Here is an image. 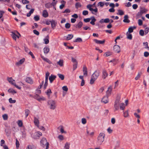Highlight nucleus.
I'll use <instances>...</instances> for the list:
<instances>
[{
    "mask_svg": "<svg viewBox=\"0 0 149 149\" xmlns=\"http://www.w3.org/2000/svg\"><path fill=\"white\" fill-rule=\"evenodd\" d=\"M29 113V111L28 109H26L25 110V115L26 118Z\"/></svg>",
    "mask_w": 149,
    "mask_h": 149,
    "instance_id": "48",
    "label": "nucleus"
},
{
    "mask_svg": "<svg viewBox=\"0 0 149 149\" xmlns=\"http://www.w3.org/2000/svg\"><path fill=\"white\" fill-rule=\"evenodd\" d=\"M126 35L127 36V39L131 40L132 39V35L129 33V32H127L126 33Z\"/></svg>",
    "mask_w": 149,
    "mask_h": 149,
    "instance_id": "27",
    "label": "nucleus"
},
{
    "mask_svg": "<svg viewBox=\"0 0 149 149\" xmlns=\"http://www.w3.org/2000/svg\"><path fill=\"white\" fill-rule=\"evenodd\" d=\"M48 80V79H45V84H44V89H45L46 88V87H47V86Z\"/></svg>",
    "mask_w": 149,
    "mask_h": 149,
    "instance_id": "38",
    "label": "nucleus"
},
{
    "mask_svg": "<svg viewBox=\"0 0 149 149\" xmlns=\"http://www.w3.org/2000/svg\"><path fill=\"white\" fill-rule=\"evenodd\" d=\"M8 92L10 93H12L13 94H14L16 93V92L13 88H10L8 90Z\"/></svg>",
    "mask_w": 149,
    "mask_h": 149,
    "instance_id": "33",
    "label": "nucleus"
},
{
    "mask_svg": "<svg viewBox=\"0 0 149 149\" xmlns=\"http://www.w3.org/2000/svg\"><path fill=\"white\" fill-rule=\"evenodd\" d=\"M51 24L52 28L54 29L56 27L57 22L53 19H52L51 20Z\"/></svg>",
    "mask_w": 149,
    "mask_h": 149,
    "instance_id": "13",
    "label": "nucleus"
},
{
    "mask_svg": "<svg viewBox=\"0 0 149 149\" xmlns=\"http://www.w3.org/2000/svg\"><path fill=\"white\" fill-rule=\"evenodd\" d=\"M112 90V87L111 86H110L108 88V90L106 92L107 95L109 96L111 94V92Z\"/></svg>",
    "mask_w": 149,
    "mask_h": 149,
    "instance_id": "17",
    "label": "nucleus"
},
{
    "mask_svg": "<svg viewBox=\"0 0 149 149\" xmlns=\"http://www.w3.org/2000/svg\"><path fill=\"white\" fill-rule=\"evenodd\" d=\"M17 124L19 127H21L23 125V123L22 121L21 120H19L17 122Z\"/></svg>",
    "mask_w": 149,
    "mask_h": 149,
    "instance_id": "45",
    "label": "nucleus"
},
{
    "mask_svg": "<svg viewBox=\"0 0 149 149\" xmlns=\"http://www.w3.org/2000/svg\"><path fill=\"white\" fill-rule=\"evenodd\" d=\"M83 24V23L81 22L80 21L76 25V27L78 28L79 29L82 26Z\"/></svg>",
    "mask_w": 149,
    "mask_h": 149,
    "instance_id": "32",
    "label": "nucleus"
},
{
    "mask_svg": "<svg viewBox=\"0 0 149 149\" xmlns=\"http://www.w3.org/2000/svg\"><path fill=\"white\" fill-rule=\"evenodd\" d=\"M108 74L107 73L106 71L105 70H103L102 71V77L104 79L106 78L108 76Z\"/></svg>",
    "mask_w": 149,
    "mask_h": 149,
    "instance_id": "26",
    "label": "nucleus"
},
{
    "mask_svg": "<svg viewBox=\"0 0 149 149\" xmlns=\"http://www.w3.org/2000/svg\"><path fill=\"white\" fill-rule=\"evenodd\" d=\"M109 96L107 95L104 96L102 100V102L104 103V104L107 103L108 102V97Z\"/></svg>",
    "mask_w": 149,
    "mask_h": 149,
    "instance_id": "12",
    "label": "nucleus"
},
{
    "mask_svg": "<svg viewBox=\"0 0 149 149\" xmlns=\"http://www.w3.org/2000/svg\"><path fill=\"white\" fill-rule=\"evenodd\" d=\"M7 80L9 83L14 85L16 88L19 89H21V88L20 87L18 86L15 84V80L13 79L12 77H7Z\"/></svg>",
    "mask_w": 149,
    "mask_h": 149,
    "instance_id": "7",
    "label": "nucleus"
},
{
    "mask_svg": "<svg viewBox=\"0 0 149 149\" xmlns=\"http://www.w3.org/2000/svg\"><path fill=\"white\" fill-rule=\"evenodd\" d=\"M114 51L116 53H119L120 51V47L118 45H115L113 47Z\"/></svg>",
    "mask_w": 149,
    "mask_h": 149,
    "instance_id": "10",
    "label": "nucleus"
},
{
    "mask_svg": "<svg viewBox=\"0 0 149 149\" xmlns=\"http://www.w3.org/2000/svg\"><path fill=\"white\" fill-rule=\"evenodd\" d=\"M16 145L17 148H18L19 147V141L17 139H16Z\"/></svg>",
    "mask_w": 149,
    "mask_h": 149,
    "instance_id": "49",
    "label": "nucleus"
},
{
    "mask_svg": "<svg viewBox=\"0 0 149 149\" xmlns=\"http://www.w3.org/2000/svg\"><path fill=\"white\" fill-rule=\"evenodd\" d=\"M41 58L45 61L47 62L49 64L52 63V62L47 58H45L43 56H41Z\"/></svg>",
    "mask_w": 149,
    "mask_h": 149,
    "instance_id": "29",
    "label": "nucleus"
},
{
    "mask_svg": "<svg viewBox=\"0 0 149 149\" xmlns=\"http://www.w3.org/2000/svg\"><path fill=\"white\" fill-rule=\"evenodd\" d=\"M149 56V53L147 52H145L144 53V56L145 57H147Z\"/></svg>",
    "mask_w": 149,
    "mask_h": 149,
    "instance_id": "57",
    "label": "nucleus"
},
{
    "mask_svg": "<svg viewBox=\"0 0 149 149\" xmlns=\"http://www.w3.org/2000/svg\"><path fill=\"white\" fill-rule=\"evenodd\" d=\"M33 32L37 36H38L39 34V33L38 31H37L36 30H33Z\"/></svg>",
    "mask_w": 149,
    "mask_h": 149,
    "instance_id": "59",
    "label": "nucleus"
},
{
    "mask_svg": "<svg viewBox=\"0 0 149 149\" xmlns=\"http://www.w3.org/2000/svg\"><path fill=\"white\" fill-rule=\"evenodd\" d=\"M44 41L45 43V44H48L49 42V40L48 39V38H45L44 39Z\"/></svg>",
    "mask_w": 149,
    "mask_h": 149,
    "instance_id": "61",
    "label": "nucleus"
},
{
    "mask_svg": "<svg viewBox=\"0 0 149 149\" xmlns=\"http://www.w3.org/2000/svg\"><path fill=\"white\" fill-rule=\"evenodd\" d=\"M58 128L60 129V132L62 133H66V132L63 129V127L62 125H60L59 126V127H58Z\"/></svg>",
    "mask_w": 149,
    "mask_h": 149,
    "instance_id": "31",
    "label": "nucleus"
},
{
    "mask_svg": "<svg viewBox=\"0 0 149 149\" xmlns=\"http://www.w3.org/2000/svg\"><path fill=\"white\" fill-rule=\"evenodd\" d=\"M139 34L141 36H143L145 34V32L143 30L141 29L139 31Z\"/></svg>",
    "mask_w": 149,
    "mask_h": 149,
    "instance_id": "44",
    "label": "nucleus"
},
{
    "mask_svg": "<svg viewBox=\"0 0 149 149\" xmlns=\"http://www.w3.org/2000/svg\"><path fill=\"white\" fill-rule=\"evenodd\" d=\"M143 45L145 46V48L147 49L148 50H149V47L148 46V42H144L143 43Z\"/></svg>",
    "mask_w": 149,
    "mask_h": 149,
    "instance_id": "35",
    "label": "nucleus"
},
{
    "mask_svg": "<svg viewBox=\"0 0 149 149\" xmlns=\"http://www.w3.org/2000/svg\"><path fill=\"white\" fill-rule=\"evenodd\" d=\"M88 12L87 10H84L82 12V14L84 15H86L88 14Z\"/></svg>",
    "mask_w": 149,
    "mask_h": 149,
    "instance_id": "53",
    "label": "nucleus"
},
{
    "mask_svg": "<svg viewBox=\"0 0 149 149\" xmlns=\"http://www.w3.org/2000/svg\"><path fill=\"white\" fill-rule=\"evenodd\" d=\"M22 3L24 4L28 3L29 1L27 0H22Z\"/></svg>",
    "mask_w": 149,
    "mask_h": 149,
    "instance_id": "54",
    "label": "nucleus"
},
{
    "mask_svg": "<svg viewBox=\"0 0 149 149\" xmlns=\"http://www.w3.org/2000/svg\"><path fill=\"white\" fill-rule=\"evenodd\" d=\"M81 6L80 3L79 2H77L76 3L75 5V7L76 8L78 9L79 7H81Z\"/></svg>",
    "mask_w": 149,
    "mask_h": 149,
    "instance_id": "40",
    "label": "nucleus"
},
{
    "mask_svg": "<svg viewBox=\"0 0 149 149\" xmlns=\"http://www.w3.org/2000/svg\"><path fill=\"white\" fill-rule=\"evenodd\" d=\"M2 117L4 120H7L8 118V116L7 114H4L2 115Z\"/></svg>",
    "mask_w": 149,
    "mask_h": 149,
    "instance_id": "47",
    "label": "nucleus"
},
{
    "mask_svg": "<svg viewBox=\"0 0 149 149\" xmlns=\"http://www.w3.org/2000/svg\"><path fill=\"white\" fill-rule=\"evenodd\" d=\"M26 81L28 83L32 84L33 83V81L32 79L29 77L26 78L25 79Z\"/></svg>",
    "mask_w": 149,
    "mask_h": 149,
    "instance_id": "15",
    "label": "nucleus"
},
{
    "mask_svg": "<svg viewBox=\"0 0 149 149\" xmlns=\"http://www.w3.org/2000/svg\"><path fill=\"white\" fill-rule=\"evenodd\" d=\"M41 146L44 147L45 146H46V149H48L49 143L47 142V141L45 138H42L40 141Z\"/></svg>",
    "mask_w": 149,
    "mask_h": 149,
    "instance_id": "4",
    "label": "nucleus"
},
{
    "mask_svg": "<svg viewBox=\"0 0 149 149\" xmlns=\"http://www.w3.org/2000/svg\"><path fill=\"white\" fill-rule=\"evenodd\" d=\"M145 34H147L149 32V27H146L144 30Z\"/></svg>",
    "mask_w": 149,
    "mask_h": 149,
    "instance_id": "46",
    "label": "nucleus"
},
{
    "mask_svg": "<svg viewBox=\"0 0 149 149\" xmlns=\"http://www.w3.org/2000/svg\"><path fill=\"white\" fill-rule=\"evenodd\" d=\"M56 77V76L52 74H51L49 77V79L50 83H52V82L55 79Z\"/></svg>",
    "mask_w": 149,
    "mask_h": 149,
    "instance_id": "14",
    "label": "nucleus"
},
{
    "mask_svg": "<svg viewBox=\"0 0 149 149\" xmlns=\"http://www.w3.org/2000/svg\"><path fill=\"white\" fill-rule=\"evenodd\" d=\"M57 64L60 66H62L63 65V60H60L57 62Z\"/></svg>",
    "mask_w": 149,
    "mask_h": 149,
    "instance_id": "41",
    "label": "nucleus"
},
{
    "mask_svg": "<svg viewBox=\"0 0 149 149\" xmlns=\"http://www.w3.org/2000/svg\"><path fill=\"white\" fill-rule=\"evenodd\" d=\"M105 135L104 133H100L97 137V142L101 145L104 141V138Z\"/></svg>",
    "mask_w": 149,
    "mask_h": 149,
    "instance_id": "3",
    "label": "nucleus"
},
{
    "mask_svg": "<svg viewBox=\"0 0 149 149\" xmlns=\"http://www.w3.org/2000/svg\"><path fill=\"white\" fill-rule=\"evenodd\" d=\"M34 19L36 21H38L40 19V18L38 15H36L34 17Z\"/></svg>",
    "mask_w": 149,
    "mask_h": 149,
    "instance_id": "50",
    "label": "nucleus"
},
{
    "mask_svg": "<svg viewBox=\"0 0 149 149\" xmlns=\"http://www.w3.org/2000/svg\"><path fill=\"white\" fill-rule=\"evenodd\" d=\"M120 100V98H118V99H117L115 102L114 104V108H115L114 111L117 110L119 109V101Z\"/></svg>",
    "mask_w": 149,
    "mask_h": 149,
    "instance_id": "9",
    "label": "nucleus"
},
{
    "mask_svg": "<svg viewBox=\"0 0 149 149\" xmlns=\"http://www.w3.org/2000/svg\"><path fill=\"white\" fill-rule=\"evenodd\" d=\"M128 17L127 15H125L124 16V19L123 20V22L125 23H129L130 22V20L128 19Z\"/></svg>",
    "mask_w": 149,
    "mask_h": 149,
    "instance_id": "21",
    "label": "nucleus"
},
{
    "mask_svg": "<svg viewBox=\"0 0 149 149\" xmlns=\"http://www.w3.org/2000/svg\"><path fill=\"white\" fill-rule=\"evenodd\" d=\"M83 71L84 72V75H85L86 76H87L88 73L87 69V68L85 65H84L83 66Z\"/></svg>",
    "mask_w": 149,
    "mask_h": 149,
    "instance_id": "18",
    "label": "nucleus"
},
{
    "mask_svg": "<svg viewBox=\"0 0 149 149\" xmlns=\"http://www.w3.org/2000/svg\"><path fill=\"white\" fill-rule=\"evenodd\" d=\"M110 22V19L108 18H107L105 19H102L99 21V22L101 24H103L104 23H108Z\"/></svg>",
    "mask_w": 149,
    "mask_h": 149,
    "instance_id": "11",
    "label": "nucleus"
},
{
    "mask_svg": "<svg viewBox=\"0 0 149 149\" xmlns=\"http://www.w3.org/2000/svg\"><path fill=\"white\" fill-rule=\"evenodd\" d=\"M73 36L72 34H68L66 37V39L68 40L71 39L73 37Z\"/></svg>",
    "mask_w": 149,
    "mask_h": 149,
    "instance_id": "37",
    "label": "nucleus"
},
{
    "mask_svg": "<svg viewBox=\"0 0 149 149\" xmlns=\"http://www.w3.org/2000/svg\"><path fill=\"white\" fill-rule=\"evenodd\" d=\"M111 55V53L110 52H106L104 54V56H110Z\"/></svg>",
    "mask_w": 149,
    "mask_h": 149,
    "instance_id": "51",
    "label": "nucleus"
},
{
    "mask_svg": "<svg viewBox=\"0 0 149 149\" xmlns=\"http://www.w3.org/2000/svg\"><path fill=\"white\" fill-rule=\"evenodd\" d=\"M25 58H23L20 60L18 62L16 63V65H19L22 64L24 61Z\"/></svg>",
    "mask_w": 149,
    "mask_h": 149,
    "instance_id": "24",
    "label": "nucleus"
},
{
    "mask_svg": "<svg viewBox=\"0 0 149 149\" xmlns=\"http://www.w3.org/2000/svg\"><path fill=\"white\" fill-rule=\"evenodd\" d=\"M99 71H95L92 74L91 78L90 81V84H93L95 81L97 79L100 75Z\"/></svg>",
    "mask_w": 149,
    "mask_h": 149,
    "instance_id": "1",
    "label": "nucleus"
},
{
    "mask_svg": "<svg viewBox=\"0 0 149 149\" xmlns=\"http://www.w3.org/2000/svg\"><path fill=\"white\" fill-rule=\"evenodd\" d=\"M98 5L100 6L101 7H103L104 5V3L102 2H100L98 3Z\"/></svg>",
    "mask_w": 149,
    "mask_h": 149,
    "instance_id": "62",
    "label": "nucleus"
},
{
    "mask_svg": "<svg viewBox=\"0 0 149 149\" xmlns=\"http://www.w3.org/2000/svg\"><path fill=\"white\" fill-rule=\"evenodd\" d=\"M138 24L139 26H141L143 24V22L142 20L139 19L138 20Z\"/></svg>",
    "mask_w": 149,
    "mask_h": 149,
    "instance_id": "58",
    "label": "nucleus"
},
{
    "mask_svg": "<svg viewBox=\"0 0 149 149\" xmlns=\"http://www.w3.org/2000/svg\"><path fill=\"white\" fill-rule=\"evenodd\" d=\"M34 123L35 125L37 127H38V125L39 123V121L38 118L36 117L34 118Z\"/></svg>",
    "mask_w": 149,
    "mask_h": 149,
    "instance_id": "22",
    "label": "nucleus"
},
{
    "mask_svg": "<svg viewBox=\"0 0 149 149\" xmlns=\"http://www.w3.org/2000/svg\"><path fill=\"white\" fill-rule=\"evenodd\" d=\"M147 10L144 8H141L140 11L136 15V18H138L141 17L143 14L147 12Z\"/></svg>",
    "mask_w": 149,
    "mask_h": 149,
    "instance_id": "5",
    "label": "nucleus"
},
{
    "mask_svg": "<svg viewBox=\"0 0 149 149\" xmlns=\"http://www.w3.org/2000/svg\"><path fill=\"white\" fill-rule=\"evenodd\" d=\"M138 7V5L136 4H134L132 5L133 8L134 10L137 8Z\"/></svg>",
    "mask_w": 149,
    "mask_h": 149,
    "instance_id": "64",
    "label": "nucleus"
},
{
    "mask_svg": "<svg viewBox=\"0 0 149 149\" xmlns=\"http://www.w3.org/2000/svg\"><path fill=\"white\" fill-rule=\"evenodd\" d=\"M65 27L66 29H69L70 27V24L69 23H67L65 24Z\"/></svg>",
    "mask_w": 149,
    "mask_h": 149,
    "instance_id": "56",
    "label": "nucleus"
},
{
    "mask_svg": "<svg viewBox=\"0 0 149 149\" xmlns=\"http://www.w3.org/2000/svg\"><path fill=\"white\" fill-rule=\"evenodd\" d=\"M136 27L134 26H131L128 29V31L127 32H129V33H131L133 31V30L134 29L136 28Z\"/></svg>",
    "mask_w": 149,
    "mask_h": 149,
    "instance_id": "28",
    "label": "nucleus"
},
{
    "mask_svg": "<svg viewBox=\"0 0 149 149\" xmlns=\"http://www.w3.org/2000/svg\"><path fill=\"white\" fill-rule=\"evenodd\" d=\"M123 115L125 117H127L128 116V112L127 111H126L123 113Z\"/></svg>",
    "mask_w": 149,
    "mask_h": 149,
    "instance_id": "60",
    "label": "nucleus"
},
{
    "mask_svg": "<svg viewBox=\"0 0 149 149\" xmlns=\"http://www.w3.org/2000/svg\"><path fill=\"white\" fill-rule=\"evenodd\" d=\"M120 109L122 110H123L125 108V107L124 103H122L120 104Z\"/></svg>",
    "mask_w": 149,
    "mask_h": 149,
    "instance_id": "34",
    "label": "nucleus"
},
{
    "mask_svg": "<svg viewBox=\"0 0 149 149\" xmlns=\"http://www.w3.org/2000/svg\"><path fill=\"white\" fill-rule=\"evenodd\" d=\"M62 88L63 90L65 91H67L68 90V88L66 86H63Z\"/></svg>",
    "mask_w": 149,
    "mask_h": 149,
    "instance_id": "63",
    "label": "nucleus"
},
{
    "mask_svg": "<svg viewBox=\"0 0 149 149\" xmlns=\"http://www.w3.org/2000/svg\"><path fill=\"white\" fill-rule=\"evenodd\" d=\"M43 50L44 54H47L49 52V49L48 47H45L44 48Z\"/></svg>",
    "mask_w": 149,
    "mask_h": 149,
    "instance_id": "30",
    "label": "nucleus"
},
{
    "mask_svg": "<svg viewBox=\"0 0 149 149\" xmlns=\"http://www.w3.org/2000/svg\"><path fill=\"white\" fill-rule=\"evenodd\" d=\"M42 16L43 17L46 18L48 17V14L46 10H44L42 12Z\"/></svg>",
    "mask_w": 149,
    "mask_h": 149,
    "instance_id": "20",
    "label": "nucleus"
},
{
    "mask_svg": "<svg viewBox=\"0 0 149 149\" xmlns=\"http://www.w3.org/2000/svg\"><path fill=\"white\" fill-rule=\"evenodd\" d=\"M52 93V92L50 89H48L45 92V93L47 95L48 98L49 99L51 98L50 95Z\"/></svg>",
    "mask_w": 149,
    "mask_h": 149,
    "instance_id": "19",
    "label": "nucleus"
},
{
    "mask_svg": "<svg viewBox=\"0 0 149 149\" xmlns=\"http://www.w3.org/2000/svg\"><path fill=\"white\" fill-rule=\"evenodd\" d=\"M118 62V60L116 59H113L112 60H111L109 61V62H112L113 63L114 65L116 64Z\"/></svg>",
    "mask_w": 149,
    "mask_h": 149,
    "instance_id": "39",
    "label": "nucleus"
},
{
    "mask_svg": "<svg viewBox=\"0 0 149 149\" xmlns=\"http://www.w3.org/2000/svg\"><path fill=\"white\" fill-rule=\"evenodd\" d=\"M42 134L41 132H35L34 134V138H36L37 137H39V136H42Z\"/></svg>",
    "mask_w": 149,
    "mask_h": 149,
    "instance_id": "16",
    "label": "nucleus"
},
{
    "mask_svg": "<svg viewBox=\"0 0 149 149\" xmlns=\"http://www.w3.org/2000/svg\"><path fill=\"white\" fill-rule=\"evenodd\" d=\"M94 41L96 43L98 44H103L105 42V40H100L97 39H94Z\"/></svg>",
    "mask_w": 149,
    "mask_h": 149,
    "instance_id": "23",
    "label": "nucleus"
},
{
    "mask_svg": "<svg viewBox=\"0 0 149 149\" xmlns=\"http://www.w3.org/2000/svg\"><path fill=\"white\" fill-rule=\"evenodd\" d=\"M9 102L10 103H15L16 101L15 100H13L12 98H10L9 99Z\"/></svg>",
    "mask_w": 149,
    "mask_h": 149,
    "instance_id": "42",
    "label": "nucleus"
},
{
    "mask_svg": "<svg viewBox=\"0 0 149 149\" xmlns=\"http://www.w3.org/2000/svg\"><path fill=\"white\" fill-rule=\"evenodd\" d=\"M12 33L11 36L15 40H16V37L19 38L20 36V34L17 31L12 32Z\"/></svg>",
    "mask_w": 149,
    "mask_h": 149,
    "instance_id": "8",
    "label": "nucleus"
},
{
    "mask_svg": "<svg viewBox=\"0 0 149 149\" xmlns=\"http://www.w3.org/2000/svg\"><path fill=\"white\" fill-rule=\"evenodd\" d=\"M91 19V17L90 18L84 19V21L85 22L87 23L89 22Z\"/></svg>",
    "mask_w": 149,
    "mask_h": 149,
    "instance_id": "52",
    "label": "nucleus"
},
{
    "mask_svg": "<svg viewBox=\"0 0 149 149\" xmlns=\"http://www.w3.org/2000/svg\"><path fill=\"white\" fill-rule=\"evenodd\" d=\"M91 21L90 22V24L92 25H95V22L96 21V19L94 17H91Z\"/></svg>",
    "mask_w": 149,
    "mask_h": 149,
    "instance_id": "25",
    "label": "nucleus"
},
{
    "mask_svg": "<svg viewBox=\"0 0 149 149\" xmlns=\"http://www.w3.org/2000/svg\"><path fill=\"white\" fill-rule=\"evenodd\" d=\"M81 123L83 124H85L86 123V119L85 118H82L81 119Z\"/></svg>",
    "mask_w": 149,
    "mask_h": 149,
    "instance_id": "55",
    "label": "nucleus"
},
{
    "mask_svg": "<svg viewBox=\"0 0 149 149\" xmlns=\"http://www.w3.org/2000/svg\"><path fill=\"white\" fill-rule=\"evenodd\" d=\"M58 75L59 77L60 78L61 80H63L64 79V76L63 75L58 74Z\"/></svg>",
    "mask_w": 149,
    "mask_h": 149,
    "instance_id": "43",
    "label": "nucleus"
},
{
    "mask_svg": "<svg viewBox=\"0 0 149 149\" xmlns=\"http://www.w3.org/2000/svg\"><path fill=\"white\" fill-rule=\"evenodd\" d=\"M47 103L50 109L54 110L56 108V103L54 100H49L48 101Z\"/></svg>",
    "mask_w": 149,
    "mask_h": 149,
    "instance_id": "2",
    "label": "nucleus"
},
{
    "mask_svg": "<svg viewBox=\"0 0 149 149\" xmlns=\"http://www.w3.org/2000/svg\"><path fill=\"white\" fill-rule=\"evenodd\" d=\"M124 14V13L123 10H118V13H117L118 15H122Z\"/></svg>",
    "mask_w": 149,
    "mask_h": 149,
    "instance_id": "36",
    "label": "nucleus"
},
{
    "mask_svg": "<svg viewBox=\"0 0 149 149\" xmlns=\"http://www.w3.org/2000/svg\"><path fill=\"white\" fill-rule=\"evenodd\" d=\"M92 5L91 4H88L87 6L86 7L87 9H88L91 12V13L94 15H96V13L98 12L97 8H96L95 9H93L92 8Z\"/></svg>",
    "mask_w": 149,
    "mask_h": 149,
    "instance_id": "6",
    "label": "nucleus"
}]
</instances>
